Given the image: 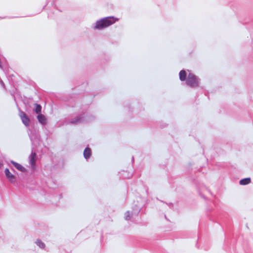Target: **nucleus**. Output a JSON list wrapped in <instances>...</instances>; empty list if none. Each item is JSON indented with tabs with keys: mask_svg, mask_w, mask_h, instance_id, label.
I'll list each match as a JSON object with an SVG mask.
<instances>
[{
	"mask_svg": "<svg viewBox=\"0 0 253 253\" xmlns=\"http://www.w3.org/2000/svg\"><path fill=\"white\" fill-rule=\"evenodd\" d=\"M118 20V19L112 16L101 19L96 22L94 28L99 30L104 29L115 23Z\"/></svg>",
	"mask_w": 253,
	"mask_h": 253,
	"instance_id": "obj_1",
	"label": "nucleus"
},
{
	"mask_svg": "<svg viewBox=\"0 0 253 253\" xmlns=\"http://www.w3.org/2000/svg\"><path fill=\"white\" fill-rule=\"evenodd\" d=\"M186 84L192 87H196L199 85V81L197 77L192 73H189L186 80Z\"/></svg>",
	"mask_w": 253,
	"mask_h": 253,
	"instance_id": "obj_2",
	"label": "nucleus"
},
{
	"mask_svg": "<svg viewBox=\"0 0 253 253\" xmlns=\"http://www.w3.org/2000/svg\"><path fill=\"white\" fill-rule=\"evenodd\" d=\"M19 116L22 120V123L26 126H29L30 124V119L28 116L23 111H20Z\"/></svg>",
	"mask_w": 253,
	"mask_h": 253,
	"instance_id": "obj_3",
	"label": "nucleus"
},
{
	"mask_svg": "<svg viewBox=\"0 0 253 253\" xmlns=\"http://www.w3.org/2000/svg\"><path fill=\"white\" fill-rule=\"evenodd\" d=\"M4 172L6 178L11 183H14L15 182V176L10 172L8 169H5Z\"/></svg>",
	"mask_w": 253,
	"mask_h": 253,
	"instance_id": "obj_4",
	"label": "nucleus"
},
{
	"mask_svg": "<svg viewBox=\"0 0 253 253\" xmlns=\"http://www.w3.org/2000/svg\"><path fill=\"white\" fill-rule=\"evenodd\" d=\"M37 160L36 154L35 152L32 153L30 156V163L33 169L35 168L36 161Z\"/></svg>",
	"mask_w": 253,
	"mask_h": 253,
	"instance_id": "obj_5",
	"label": "nucleus"
},
{
	"mask_svg": "<svg viewBox=\"0 0 253 253\" xmlns=\"http://www.w3.org/2000/svg\"><path fill=\"white\" fill-rule=\"evenodd\" d=\"M37 119L41 124L42 125H45L46 124V119L43 115L42 114H39L37 117Z\"/></svg>",
	"mask_w": 253,
	"mask_h": 253,
	"instance_id": "obj_6",
	"label": "nucleus"
},
{
	"mask_svg": "<svg viewBox=\"0 0 253 253\" xmlns=\"http://www.w3.org/2000/svg\"><path fill=\"white\" fill-rule=\"evenodd\" d=\"M11 163L13 165L19 170L22 172L25 171L26 169L20 164L13 161H12Z\"/></svg>",
	"mask_w": 253,
	"mask_h": 253,
	"instance_id": "obj_7",
	"label": "nucleus"
},
{
	"mask_svg": "<svg viewBox=\"0 0 253 253\" xmlns=\"http://www.w3.org/2000/svg\"><path fill=\"white\" fill-rule=\"evenodd\" d=\"M91 151L89 148L87 147L84 149V155L85 159H87L89 158L91 155Z\"/></svg>",
	"mask_w": 253,
	"mask_h": 253,
	"instance_id": "obj_8",
	"label": "nucleus"
},
{
	"mask_svg": "<svg viewBox=\"0 0 253 253\" xmlns=\"http://www.w3.org/2000/svg\"><path fill=\"white\" fill-rule=\"evenodd\" d=\"M179 75V79L181 81H185L187 76V74L185 70H182L180 71Z\"/></svg>",
	"mask_w": 253,
	"mask_h": 253,
	"instance_id": "obj_9",
	"label": "nucleus"
},
{
	"mask_svg": "<svg viewBox=\"0 0 253 253\" xmlns=\"http://www.w3.org/2000/svg\"><path fill=\"white\" fill-rule=\"evenodd\" d=\"M251 182V179L250 178H246L241 179L239 183L240 185H247V184L250 183Z\"/></svg>",
	"mask_w": 253,
	"mask_h": 253,
	"instance_id": "obj_10",
	"label": "nucleus"
},
{
	"mask_svg": "<svg viewBox=\"0 0 253 253\" xmlns=\"http://www.w3.org/2000/svg\"><path fill=\"white\" fill-rule=\"evenodd\" d=\"M36 243L40 248L42 249L44 248L45 245L41 240L38 239Z\"/></svg>",
	"mask_w": 253,
	"mask_h": 253,
	"instance_id": "obj_11",
	"label": "nucleus"
},
{
	"mask_svg": "<svg viewBox=\"0 0 253 253\" xmlns=\"http://www.w3.org/2000/svg\"><path fill=\"white\" fill-rule=\"evenodd\" d=\"M35 106H36L35 112L38 114H40V113L41 112V110H42L41 106L38 104H35Z\"/></svg>",
	"mask_w": 253,
	"mask_h": 253,
	"instance_id": "obj_12",
	"label": "nucleus"
},
{
	"mask_svg": "<svg viewBox=\"0 0 253 253\" xmlns=\"http://www.w3.org/2000/svg\"><path fill=\"white\" fill-rule=\"evenodd\" d=\"M132 213L130 212L129 211H127L125 213V219L126 220H129L130 219V217H131Z\"/></svg>",
	"mask_w": 253,
	"mask_h": 253,
	"instance_id": "obj_13",
	"label": "nucleus"
},
{
	"mask_svg": "<svg viewBox=\"0 0 253 253\" xmlns=\"http://www.w3.org/2000/svg\"><path fill=\"white\" fill-rule=\"evenodd\" d=\"M81 119V118L78 117L75 121H72V123H73V124H77V123H78L80 121Z\"/></svg>",
	"mask_w": 253,
	"mask_h": 253,
	"instance_id": "obj_14",
	"label": "nucleus"
},
{
	"mask_svg": "<svg viewBox=\"0 0 253 253\" xmlns=\"http://www.w3.org/2000/svg\"><path fill=\"white\" fill-rule=\"evenodd\" d=\"M3 166L2 163L0 161V169H1Z\"/></svg>",
	"mask_w": 253,
	"mask_h": 253,
	"instance_id": "obj_15",
	"label": "nucleus"
}]
</instances>
